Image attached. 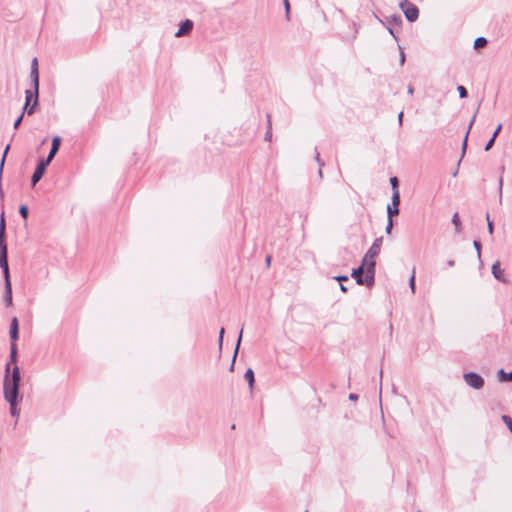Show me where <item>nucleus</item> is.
I'll list each match as a JSON object with an SVG mask.
<instances>
[{
	"mask_svg": "<svg viewBox=\"0 0 512 512\" xmlns=\"http://www.w3.org/2000/svg\"><path fill=\"white\" fill-rule=\"evenodd\" d=\"M390 183H391V187H392V192L393 191H399L398 190V179H397V177H391L390 178Z\"/></svg>",
	"mask_w": 512,
	"mask_h": 512,
	"instance_id": "393cba45",
	"label": "nucleus"
},
{
	"mask_svg": "<svg viewBox=\"0 0 512 512\" xmlns=\"http://www.w3.org/2000/svg\"><path fill=\"white\" fill-rule=\"evenodd\" d=\"M36 99V88H34L33 91L26 90L25 91V105L23 108V111L26 112L28 115H31L34 112V107L37 105L35 103Z\"/></svg>",
	"mask_w": 512,
	"mask_h": 512,
	"instance_id": "39448f33",
	"label": "nucleus"
},
{
	"mask_svg": "<svg viewBox=\"0 0 512 512\" xmlns=\"http://www.w3.org/2000/svg\"><path fill=\"white\" fill-rule=\"evenodd\" d=\"M60 143H61V138L59 136H55L52 139L51 149H50V152H49L47 158L45 159V164H49L53 160L54 156L56 155V153L59 150Z\"/></svg>",
	"mask_w": 512,
	"mask_h": 512,
	"instance_id": "0eeeda50",
	"label": "nucleus"
},
{
	"mask_svg": "<svg viewBox=\"0 0 512 512\" xmlns=\"http://www.w3.org/2000/svg\"><path fill=\"white\" fill-rule=\"evenodd\" d=\"M10 149V145L8 144L4 150V153H3V156H2V159H1V163H0V172L2 171V168H3V165H4V162H5V158H6V155L8 153Z\"/></svg>",
	"mask_w": 512,
	"mask_h": 512,
	"instance_id": "c756f323",
	"label": "nucleus"
},
{
	"mask_svg": "<svg viewBox=\"0 0 512 512\" xmlns=\"http://www.w3.org/2000/svg\"><path fill=\"white\" fill-rule=\"evenodd\" d=\"M193 25L194 24L191 20L186 19L180 24L178 31L175 33V37L179 38L190 33V31L193 29Z\"/></svg>",
	"mask_w": 512,
	"mask_h": 512,
	"instance_id": "6e6552de",
	"label": "nucleus"
},
{
	"mask_svg": "<svg viewBox=\"0 0 512 512\" xmlns=\"http://www.w3.org/2000/svg\"><path fill=\"white\" fill-rule=\"evenodd\" d=\"M316 161L318 162V164L320 165V169H319V176L322 177V170H321V167L324 165L323 162L320 161V157H319V154L317 153L316 154Z\"/></svg>",
	"mask_w": 512,
	"mask_h": 512,
	"instance_id": "58836bf2",
	"label": "nucleus"
},
{
	"mask_svg": "<svg viewBox=\"0 0 512 512\" xmlns=\"http://www.w3.org/2000/svg\"><path fill=\"white\" fill-rule=\"evenodd\" d=\"M245 380L248 382L250 389L253 388L254 385V372L252 369H248L244 374Z\"/></svg>",
	"mask_w": 512,
	"mask_h": 512,
	"instance_id": "dca6fc26",
	"label": "nucleus"
},
{
	"mask_svg": "<svg viewBox=\"0 0 512 512\" xmlns=\"http://www.w3.org/2000/svg\"><path fill=\"white\" fill-rule=\"evenodd\" d=\"M364 269H366V266H363L362 263L361 266H359L357 269H354L352 272V277L356 279V282L359 285H366L365 277L363 278Z\"/></svg>",
	"mask_w": 512,
	"mask_h": 512,
	"instance_id": "1a4fd4ad",
	"label": "nucleus"
},
{
	"mask_svg": "<svg viewBox=\"0 0 512 512\" xmlns=\"http://www.w3.org/2000/svg\"><path fill=\"white\" fill-rule=\"evenodd\" d=\"M270 262H271V257L267 256L266 257V263H267L268 266L270 265Z\"/></svg>",
	"mask_w": 512,
	"mask_h": 512,
	"instance_id": "864d4df0",
	"label": "nucleus"
},
{
	"mask_svg": "<svg viewBox=\"0 0 512 512\" xmlns=\"http://www.w3.org/2000/svg\"><path fill=\"white\" fill-rule=\"evenodd\" d=\"M400 8L401 10L403 11L406 19L409 21V22H414L418 19V16H419V10L418 8L412 4L410 1L408 0H403L401 3H400Z\"/></svg>",
	"mask_w": 512,
	"mask_h": 512,
	"instance_id": "7ed1b4c3",
	"label": "nucleus"
},
{
	"mask_svg": "<svg viewBox=\"0 0 512 512\" xmlns=\"http://www.w3.org/2000/svg\"><path fill=\"white\" fill-rule=\"evenodd\" d=\"M498 380L500 382H510L512 381V370L506 373L503 369L498 371Z\"/></svg>",
	"mask_w": 512,
	"mask_h": 512,
	"instance_id": "4468645a",
	"label": "nucleus"
},
{
	"mask_svg": "<svg viewBox=\"0 0 512 512\" xmlns=\"http://www.w3.org/2000/svg\"><path fill=\"white\" fill-rule=\"evenodd\" d=\"M501 128H502V125H501V124H499V125L497 126L496 130L494 131V133H493V135H492V138H494V139H495V138L497 137V135L499 134V132H500Z\"/></svg>",
	"mask_w": 512,
	"mask_h": 512,
	"instance_id": "37998d69",
	"label": "nucleus"
},
{
	"mask_svg": "<svg viewBox=\"0 0 512 512\" xmlns=\"http://www.w3.org/2000/svg\"><path fill=\"white\" fill-rule=\"evenodd\" d=\"M5 293H4V302L7 307L12 305V286L11 282H8L7 285H4Z\"/></svg>",
	"mask_w": 512,
	"mask_h": 512,
	"instance_id": "ddd939ff",
	"label": "nucleus"
},
{
	"mask_svg": "<svg viewBox=\"0 0 512 512\" xmlns=\"http://www.w3.org/2000/svg\"><path fill=\"white\" fill-rule=\"evenodd\" d=\"M382 375H383V372L381 371L380 372V381L382 380Z\"/></svg>",
	"mask_w": 512,
	"mask_h": 512,
	"instance_id": "6e6d98bb",
	"label": "nucleus"
},
{
	"mask_svg": "<svg viewBox=\"0 0 512 512\" xmlns=\"http://www.w3.org/2000/svg\"><path fill=\"white\" fill-rule=\"evenodd\" d=\"M224 332H225L224 328H221L220 332H219V346L220 347L222 346V343H223Z\"/></svg>",
	"mask_w": 512,
	"mask_h": 512,
	"instance_id": "ea45409f",
	"label": "nucleus"
},
{
	"mask_svg": "<svg viewBox=\"0 0 512 512\" xmlns=\"http://www.w3.org/2000/svg\"><path fill=\"white\" fill-rule=\"evenodd\" d=\"M382 241V237L376 238L363 258V266H366L365 283L367 286L373 284L374 271L376 265L375 257L379 254L381 250Z\"/></svg>",
	"mask_w": 512,
	"mask_h": 512,
	"instance_id": "f03ea898",
	"label": "nucleus"
},
{
	"mask_svg": "<svg viewBox=\"0 0 512 512\" xmlns=\"http://www.w3.org/2000/svg\"><path fill=\"white\" fill-rule=\"evenodd\" d=\"M486 219H487V225H488V232H489L490 234H492V233H493V223H492V221L490 220V216H489V214H487Z\"/></svg>",
	"mask_w": 512,
	"mask_h": 512,
	"instance_id": "2f4dec72",
	"label": "nucleus"
},
{
	"mask_svg": "<svg viewBox=\"0 0 512 512\" xmlns=\"http://www.w3.org/2000/svg\"><path fill=\"white\" fill-rule=\"evenodd\" d=\"M407 91H408V94H409V95H413V93H414V88H413L411 85H409V86H408Z\"/></svg>",
	"mask_w": 512,
	"mask_h": 512,
	"instance_id": "8fccbe9b",
	"label": "nucleus"
},
{
	"mask_svg": "<svg viewBox=\"0 0 512 512\" xmlns=\"http://www.w3.org/2000/svg\"><path fill=\"white\" fill-rule=\"evenodd\" d=\"M349 399H350L351 401H356V400L358 399V395L351 393V394L349 395Z\"/></svg>",
	"mask_w": 512,
	"mask_h": 512,
	"instance_id": "de8ad7c7",
	"label": "nucleus"
},
{
	"mask_svg": "<svg viewBox=\"0 0 512 512\" xmlns=\"http://www.w3.org/2000/svg\"><path fill=\"white\" fill-rule=\"evenodd\" d=\"M7 259V247L0 248V262H5Z\"/></svg>",
	"mask_w": 512,
	"mask_h": 512,
	"instance_id": "c85d7f7f",
	"label": "nucleus"
},
{
	"mask_svg": "<svg viewBox=\"0 0 512 512\" xmlns=\"http://www.w3.org/2000/svg\"><path fill=\"white\" fill-rule=\"evenodd\" d=\"M283 2H284L285 10H286V15H287V17H289L290 4H289L288 0H283Z\"/></svg>",
	"mask_w": 512,
	"mask_h": 512,
	"instance_id": "79ce46f5",
	"label": "nucleus"
},
{
	"mask_svg": "<svg viewBox=\"0 0 512 512\" xmlns=\"http://www.w3.org/2000/svg\"><path fill=\"white\" fill-rule=\"evenodd\" d=\"M400 203V194L399 191H393L391 197L392 206H399Z\"/></svg>",
	"mask_w": 512,
	"mask_h": 512,
	"instance_id": "b1692460",
	"label": "nucleus"
},
{
	"mask_svg": "<svg viewBox=\"0 0 512 512\" xmlns=\"http://www.w3.org/2000/svg\"><path fill=\"white\" fill-rule=\"evenodd\" d=\"M2 271H3V276H4V285H7L8 282H11L10 274H9V266H6V269L2 270Z\"/></svg>",
	"mask_w": 512,
	"mask_h": 512,
	"instance_id": "bb28decb",
	"label": "nucleus"
},
{
	"mask_svg": "<svg viewBox=\"0 0 512 512\" xmlns=\"http://www.w3.org/2000/svg\"><path fill=\"white\" fill-rule=\"evenodd\" d=\"M452 223L455 226V231L457 233H459L461 231V221H460L459 214L457 212L454 213V215L452 216Z\"/></svg>",
	"mask_w": 512,
	"mask_h": 512,
	"instance_id": "6ab92c4d",
	"label": "nucleus"
},
{
	"mask_svg": "<svg viewBox=\"0 0 512 512\" xmlns=\"http://www.w3.org/2000/svg\"><path fill=\"white\" fill-rule=\"evenodd\" d=\"M492 274L493 276L498 279L499 281L503 282V283H506L507 280L503 277L504 275V270H502L500 268V262L499 261H496L493 265H492Z\"/></svg>",
	"mask_w": 512,
	"mask_h": 512,
	"instance_id": "9d476101",
	"label": "nucleus"
},
{
	"mask_svg": "<svg viewBox=\"0 0 512 512\" xmlns=\"http://www.w3.org/2000/svg\"><path fill=\"white\" fill-rule=\"evenodd\" d=\"M48 164H45V160H41L37 166H36V169L32 175V178H31V182H32V185L34 186L38 181H40V179L43 177L44 173H45V170H46V167H47Z\"/></svg>",
	"mask_w": 512,
	"mask_h": 512,
	"instance_id": "423d86ee",
	"label": "nucleus"
},
{
	"mask_svg": "<svg viewBox=\"0 0 512 512\" xmlns=\"http://www.w3.org/2000/svg\"><path fill=\"white\" fill-rule=\"evenodd\" d=\"M30 77L33 83L34 88H36V99L35 103H38V95H39V71L35 69H31Z\"/></svg>",
	"mask_w": 512,
	"mask_h": 512,
	"instance_id": "9b49d317",
	"label": "nucleus"
},
{
	"mask_svg": "<svg viewBox=\"0 0 512 512\" xmlns=\"http://www.w3.org/2000/svg\"><path fill=\"white\" fill-rule=\"evenodd\" d=\"M0 233H5V219H4L3 213L1 215V220H0Z\"/></svg>",
	"mask_w": 512,
	"mask_h": 512,
	"instance_id": "72a5a7b5",
	"label": "nucleus"
},
{
	"mask_svg": "<svg viewBox=\"0 0 512 512\" xmlns=\"http://www.w3.org/2000/svg\"><path fill=\"white\" fill-rule=\"evenodd\" d=\"M417 512H420V511H417Z\"/></svg>",
	"mask_w": 512,
	"mask_h": 512,
	"instance_id": "13d9d810",
	"label": "nucleus"
},
{
	"mask_svg": "<svg viewBox=\"0 0 512 512\" xmlns=\"http://www.w3.org/2000/svg\"><path fill=\"white\" fill-rule=\"evenodd\" d=\"M6 266H9L8 265V260H5V262H0V267H1L2 270H5Z\"/></svg>",
	"mask_w": 512,
	"mask_h": 512,
	"instance_id": "49530a36",
	"label": "nucleus"
},
{
	"mask_svg": "<svg viewBox=\"0 0 512 512\" xmlns=\"http://www.w3.org/2000/svg\"><path fill=\"white\" fill-rule=\"evenodd\" d=\"M10 338L12 343H15L18 339V320L14 317L10 324Z\"/></svg>",
	"mask_w": 512,
	"mask_h": 512,
	"instance_id": "f8f14e48",
	"label": "nucleus"
},
{
	"mask_svg": "<svg viewBox=\"0 0 512 512\" xmlns=\"http://www.w3.org/2000/svg\"><path fill=\"white\" fill-rule=\"evenodd\" d=\"M447 264L449 267H453L455 265V262L454 260H448Z\"/></svg>",
	"mask_w": 512,
	"mask_h": 512,
	"instance_id": "3c124183",
	"label": "nucleus"
},
{
	"mask_svg": "<svg viewBox=\"0 0 512 512\" xmlns=\"http://www.w3.org/2000/svg\"><path fill=\"white\" fill-rule=\"evenodd\" d=\"M5 233H0V248H6Z\"/></svg>",
	"mask_w": 512,
	"mask_h": 512,
	"instance_id": "c9c22d12",
	"label": "nucleus"
},
{
	"mask_svg": "<svg viewBox=\"0 0 512 512\" xmlns=\"http://www.w3.org/2000/svg\"><path fill=\"white\" fill-rule=\"evenodd\" d=\"M402 120H403V112L401 111V112L398 114V122H399V125H402Z\"/></svg>",
	"mask_w": 512,
	"mask_h": 512,
	"instance_id": "09e8293b",
	"label": "nucleus"
},
{
	"mask_svg": "<svg viewBox=\"0 0 512 512\" xmlns=\"http://www.w3.org/2000/svg\"><path fill=\"white\" fill-rule=\"evenodd\" d=\"M16 360H17V347H16V343H11L10 361L15 364Z\"/></svg>",
	"mask_w": 512,
	"mask_h": 512,
	"instance_id": "4be33fe9",
	"label": "nucleus"
},
{
	"mask_svg": "<svg viewBox=\"0 0 512 512\" xmlns=\"http://www.w3.org/2000/svg\"><path fill=\"white\" fill-rule=\"evenodd\" d=\"M305 512H309L308 510H306Z\"/></svg>",
	"mask_w": 512,
	"mask_h": 512,
	"instance_id": "4d7b16f0",
	"label": "nucleus"
},
{
	"mask_svg": "<svg viewBox=\"0 0 512 512\" xmlns=\"http://www.w3.org/2000/svg\"><path fill=\"white\" fill-rule=\"evenodd\" d=\"M24 111L21 113V115L16 119V121L14 122V129H17L19 127V125L21 124V121L23 119V116H24Z\"/></svg>",
	"mask_w": 512,
	"mask_h": 512,
	"instance_id": "7c9ffc66",
	"label": "nucleus"
},
{
	"mask_svg": "<svg viewBox=\"0 0 512 512\" xmlns=\"http://www.w3.org/2000/svg\"><path fill=\"white\" fill-rule=\"evenodd\" d=\"M335 279L341 283L342 281H347L348 276H345V275L336 276Z\"/></svg>",
	"mask_w": 512,
	"mask_h": 512,
	"instance_id": "c03bdc74",
	"label": "nucleus"
},
{
	"mask_svg": "<svg viewBox=\"0 0 512 512\" xmlns=\"http://www.w3.org/2000/svg\"><path fill=\"white\" fill-rule=\"evenodd\" d=\"M340 289H341V291H343V292H346V291H347L346 286H344L342 283H340Z\"/></svg>",
	"mask_w": 512,
	"mask_h": 512,
	"instance_id": "603ef678",
	"label": "nucleus"
},
{
	"mask_svg": "<svg viewBox=\"0 0 512 512\" xmlns=\"http://www.w3.org/2000/svg\"><path fill=\"white\" fill-rule=\"evenodd\" d=\"M486 44H487V40H486V38H484V37H478V38H476V39H475V41H474V48H475V49L482 48V47H484Z\"/></svg>",
	"mask_w": 512,
	"mask_h": 512,
	"instance_id": "5701e85b",
	"label": "nucleus"
},
{
	"mask_svg": "<svg viewBox=\"0 0 512 512\" xmlns=\"http://www.w3.org/2000/svg\"><path fill=\"white\" fill-rule=\"evenodd\" d=\"M20 381L21 377L19 367L15 365L10 373V364L8 363L6 365L3 380V393L6 401L18 400Z\"/></svg>",
	"mask_w": 512,
	"mask_h": 512,
	"instance_id": "f257e3e1",
	"label": "nucleus"
},
{
	"mask_svg": "<svg viewBox=\"0 0 512 512\" xmlns=\"http://www.w3.org/2000/svg\"><path fill=\"white\" fill-rule=\"evenodd\" d=\"M387 213H388L389 218H392L393 216L398 215L399 214L398 206H392V204L388 205Z\"/></svg>",
	"mask_w": 512,
	"mask_h": 512,
	"instance_id": "412c9836",
	"label": "nucleus"
},
{
	"mask_svg": "<svg viewBox=\"0 0 512 512\" xmlns=\"http://www.w3.org/2000/svg\"><path fill=\"white\" fill-rule=\"evenodd\" d=\"M17 401L18 400H9L7 401L10 405V413L13 417H19V410L17 409Z\"/></svg>",
	"mask_w": 512,
	"mask_h": 512,
	"instance_id": "a211bd4d",
	"label": "nucleus"
},
{
	"mask_svg": "<svg viewBox=\"0 0 512 512\" xmlns=\"http://www.w3.org/2000/svg\"><path fill=\"white\" fill-rule=\"evenodd\" d=\"M19 213L23 218L28 217V207L26 205H21L19 208Z\"/></svg>",
	"mask_w": 512,
	"mask_h": 512,
	"instance_id": "a878e982",
	"label": "nucleus"
},
{
	"mask_svg": "<svg viewBox=\"0 0 512 512\" xmlns=\"http://www.w3.org/2000/svg\"><path fill=\"white\" fill-rule=\"evenodd\" d=\"M405 62V53L401 50L400 52V64L403 65Z\"/></svg>",
	"mask_w": 512,
	"mask_h": 512,
	"instance_id": "a18cd8bd",
	"label": "nucleus"
},
{
	"mask_svg": "<svg viewBox=\"0 0 512 512\" xmlns=\"http://www.w3.org/2000/svg\"><path fill=\"white\" fill-rule=\"evenodd\" d=\"M457 91L459 93L460 98L467 97V90H466V88L464 86H461V85L458 86L457 87Z\"/></svg>",
	"mask_w": 512,
	"mask_h": 512,
	"instance_id": "cd10ccee",
	"label": "nucleus"
},
{
	"mask_svg": "<svg viewBox=\"0 0 512 512\" xmlns=\"http://www.w3.org/2000/svg\"><path fill=\"white\" fill-rule=\"evenodd\" d=\"M473 246H474V248H475V249H476V251H477V255H478V257L480 258V256H481V252H480V250H481V245H480V243H479L478 241H474V242H473Z\"/></svg>",
	"mask_w": 512,
	"mask_h": 512,
	"instance_id": "e433bc0d",
	"label": "nucleus"
},
{
	"mask_svg": "<svg viewBox=\"0 0 512 512\" xmlns=\"http://www.w3.org/2000/svg\"><path fill=\"white\" fill-rule=\"evenodd\" d=\"M463 378L466 384L471 388L479 390L484 386V379L474 372L465 373Z\"/></svg>",
	"mask_w": 512,
	"mask_h": 512,
	"instance_id": "20e7f679",
	"label": "nucleus"
},
{
	"mask_svg": "<svg viewBox=\"0 0 512 512\" xmlns=\"http://www.w3.org/2000/svg\"><path fill=\"white\" fill-rule=\"evenodd\" d=\"M392 227H393L392 218L388 217V224H387L386 229H385L386 233H388V234L391 233Z\"/></svg>",
	"mask_w": 512,
	"mask_h": 512,
	"instance_id": "f704fd0d",
	"label": "nucleus"
},
{
	"mask_svg": "<svg viewBox=\"0 0 512 512\" xmlns=\"http://www.w3.org/2000/svg\"><path fill=\"white\" fill-rule=\"evenodd\" d=\"M409 284H410V288H411L412 292H414L415 291V271H413V274L410 278Z\"/></svg>",
	"mask_w": 512,
	"mask_h": 512,
	"instance_id": "473e14b6",
	"label": "nucleus"
},
{
	"mask_svg": "<svg viewBox=\"0 0 512 512\" xmlns=\"http://www.w3.org/2000/svg\"><path fill=\"white\" fill-rule=\"evenodd\" d=\"M502 184H503V179L500 178V181H499V189L501 190L502 189Z\"/></svg>",
	"mask_w": 512,
	"mask_h": 512,
	"instance_id": "5fc2aeb1",
	"label": "nucleus"
},
{
	"mask_svg": "<svg viewBox=\"0 0 512 512\" xmlns=\"http://www.w3.org/2000/svg\"><path fill=\"white\" fill-rule=\"evenodd\" d=\"M31 69L38 70V60L37 58H33L31 61Z\"/></svg>",
	"mask_w": 512,
	"mask_h": 512,
	"instance_id": "a19ab883",
	"label": "nucleus"
},
{
	"mask_svg": "<svg viewBox=\"0 0 512 512\" xmlns=\"http://www.w3.org/2000/svg\"><path fill=\"white\" fill-rule=\"evenodd\" d=\"M267 127H268V129H267V131L265 133L264 139L266 141H271V139H272V123H271L270 115L267 116Z\"/></svg>",
	"mask_w": 512,
	"mask_h": 512,
	"instance_id": "f3484780",
	"label": "nucleus"
},
{
	"mask_svg": "<svg viewBox=\"0 0 512 512\" xmlns=\"http://www.w3.org/2000/svg\"><path fill=\"white\" fill-rule=\"evenodd\" d=\"M242 332H243V329H241V331H240V335H239V338L237 340V344H236V347H235V350H234V355H233L232 362H231V365H230V370L231 371H233V369H234V364H235L236 356H237L238 349H239V346H240V343H241Z\"/></svg>",
	"mask_w": 512,
	"mask_h": 512,
	"instance_id": "2eb2a0df",
	"label": "nucleus"
},
{
	"mask_svg": "<svg viewBox=\"0 0 512 512\" xmlns=\"http://www.w3.org/2000/svg\"><path fill=\"white\" fill-rule=\"evenodd\" d=\"M475 118H476V114L473 115V117H472V119H471V121L469 123L468 130H470V128L472 127ZM468 134H469V131L466 132V135H465V138H464V141H463V144H462V156L464 155L465 150H466Z\"/></svg>",
	"mask_w": 512,
	"mask_h": 512,
	"instance_id": "aec40b11",
	"label": "nucleus"
},
{
	"mask_svg": "<svg viewBox=\"0 0 512 512\" xmlns=\"http://www.w3.org/2000/svg\"><path fill=\"white\" fill-rule=\"evenodd\" d=\"M494 141H495V139L491 137V139H490V140L487 142V144L485 145L484 150H485V151H489V150L492 148V146H493V144H494Z\"/></svg>",
	"mask_w": 512,
	"mask_h": 512,
	"instance_id": "4c0bfd02",
	"label": "nucleus"
}]
</instances>
